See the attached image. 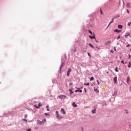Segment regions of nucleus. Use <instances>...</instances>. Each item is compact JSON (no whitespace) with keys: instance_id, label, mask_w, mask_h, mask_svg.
<instances>
[{"instance_id":"nucleus-27","label":"nucleus","mask_w":131,"mask_h":131,"mask_svg":"<svg viewBox=\"0 0 131 131\" xmlns=\"http://www.w3.org/2000/svg\"><path fill=\"white\" fill-rule=\"evenodd\" d=\"M88 56H89V57H92V55H91V54H90V53H88Z\"/></svg>"},{"instance_id":"nucleus-50","label":"nucleus","mask_w":131,"mask_h":131,"mask_svg":"<svg viewBox=\"0 0 131 131\" xmlns=\"http://www.w3.org/2000/svg\"><path fill=\"white\" fill-rule=\"evenodd\" d=\"M45 115H49V114H48L47 113H45Z\"/></svg>"},{"instance_id":"nucleus-46","label":"nucleus","mask_w":131,"mask_h":131,"mask_svg":"<svg viewBox=\"0 0 131 131\" xmlns=\"http://www.w3.org/2000/svg\"><path fill=\"white\" fill-rule=\"evenodd\" d=\"M111 53H114V51H113V50H111Z\"/></svg>"},{"instance_id":"nucleus-43","label":"nucleus","mask_w":131,"mask_h":131,"mask_svg":"<svg viewBox=\"0 0 131 131\" xmlns=\"http://www.w3.org/2000/svg\"><path fill=\"white\" fill-rule=\"evenodd\" d=\"M84 91L85 93H86V90L85 88L84 89Z\"/></svg>"},{"instance_id":"nucleus-54","label":"nucleus","mask_w":131,"mask_h":131,"mask_svg":"<svg viewBox=\"0 0 131 131\" xmlns=\"http://www.w3.org/2000/svg\"><path fill=\"white\" fill-rule=\"evenodd\" d=\"M96 42H99V41H98L97 40H96Z\"/></svg>"},{"instance_id":"nucleus-34","label":"nucleus","mask_w":131,"mask_h":131,"mask_svg":"<svg viewBox=\"0 0 131 131\" xmlns=\"http://www.w3.org/2000/svg\"><path fill=\"white\" fill-rule=\"evenodd\" d=\"M23 120H24V121H26V122H27V119H24Z\"/></svg>"},{"instance_id":"nucleus-53","label":"nucleus","mask_w":131,"mask_h":131,"mask_svg":"<svg viewBox=\"0 0 131 131\" xmlns=\"http://www.w3.org/2000/svg\"><path fill=\"white\" fill-rule=\"evenodd\" d=\"M76 52V49L75 50L74 52Z\"/></svg>"},{"instance_id":"nucleus-44","label":"nucleus","mask_w":131,"mask_h":131,"mask_svg":"<svg viewBox=\"0 0 131 131\" xmlns=\"http://www.w3.org/2000/svg\"><path fill=\"white\" fill-rule=\"evenodd\" d=\"M75 92V93H77V92H79V90H76Z\"/></svg>"},{"instance_id":"nucleus-7","label":"nucleus","mask_w":131,"mask_h":131,"mask_svg":"<svg viewBox=\"0 0 131 131\" xmlns=\"http://www.w3.org/2000/svg\"><path fill=\"white\" fill-rule=\"evenodd\" d=\"M126 6L127 8H130V3H127L126 4Z\"/></svg>"},{"instance_id":"nucleus-18","label":"nucleus","mask_w":131,"mask_h":131,"mask_svg":"<svg viewBox=\"0 0 131 131\" xmlns=\"http://www.w3.org/2000/svg\"><path fill=\"white\" fill-rule=\"evenodd\" d=\"M118 68H117V67H116V68H115V71H116V72H118L119 71H118Z\"/></svg>"},{"instance_id":"nucleus-39","label":"nucleus","mask_w":131,"mask_h":131,"mask_svg":"<svg viewBox=\"0 0 131 131\" xmlns=\"http://www.w3.org/2000/svg\"><path fill=\"white\" fill-rule=\"evenodd\" d=\"M96 49H98V50H100V48L98 47V46H96Z\"/></svg>"},{"instance_id":"nucleus-2","label":"nucleus","mask_w":131,"mask_h":131,"mask_svg":"<svg viewBox=\"0 0 131 131\" xmlns=\"http://www.w3.org/2000/svg\"><path fill=\"white\" fill-rule=\"evenodd\" d=\"M58 98L59 99H64V98H66V96L64 95H60V96H58Z\"/></svg>"},{"instance_id":"nucleus-49","label":"nucleus","mask_w":131,"mask_h":131,"mask_svg":"<svg viewBox=\"0 0 131 131\" xmlns=\"http://www.w3.org/2000/svg\"><path fill=\"white\" fill-rule=\"evenodd\" d=\"M69 92H72V90H69Z\"/></svg>"},{"instance_id":"nucleus-57","label":"nucleus","mask_w":131,"mask_h":131,"mask_svg":"<svg viewBox=\"0 0 131 131\" xmlns=\"http://www.w3.org/2000/svg\"><path fill=\"white\" fill-rule=\"evenodd\" d=\"M130 51H131V49L130 50Z\"/></svg>"},{"instance_id":"nucleus-37","label":"nucleus","mask_w":131,"mask_h":131,"mask_svg":"<svg viewBox=\"0 0 131 131\" xmlns=\"http://www.w3.org/2000/svg\"><path fill=\"white\" fill-rule=\"evenodd\" d=\"M79 93H82V90H79Z\"/></svg>"},{"instance_id":"nucleus-21","label":"nucleus","mask_w":131,"mask_h":131,"mask_svg":"<svg viewBox=\"0 0 131 131\" xmlns=\"http://www.w3.org/2000/svg\"><path fill=\"white\" fill-rule=\"evenodd\" d=\"M114 23V20L112 19V20L110 23L109 25H110V24H111V23Z\"/></svg>"},{"instance_id":"nucleus-48","label":"nucleus","mask_w":131,"mask_h":131,"mask_svg":"<svg viewBox=\"0 0 131 131\" xmlns=\"http://www.w3.org/2000/svg\"><path fill=\"white\" fill-rule=\"evenodd\" d=\"M114 51H116V48L114 47Z\"/></svg>"},{"instance_id":"nucleus-30","label":"nucleus","mask_w":131,"mask_h":131,"mask_svg":"<svg viewBox=\"0 0 131 131\" xmlns=\"http://www.w3.org/2000/svg\"><path fill=\"white\" fill-rule=\"evenodd\" d=\"M119 38H120V35H119V36L117 37V39H119Z\"/></svg>"},{"instance_id":"nucleus-52","label":"nucleus","mask_w":131,"mask_h":131,"mask_svg":"<svg viewBox=\"0 0 131 131\" xmlns=\"http://www.w3.org/2000/svg\"><path fill=\"white\" fill-rule=\"evenodd\" d=\"M130 58V55H129V59Z\"/></svg>"},{"instance_id":"nucleus-17","label":"nucleus","mask_w":131,"mask_h":131,"mask_svg":"<svg viewBox=\"0 0 131 131\" xmlns=\"http://www.w3.org/2000/svg\"><path fill=\"white\" fill-rule=\"evenodd\" d=\"M129 80H130L129 77H128L127 78V83H128V82H129Z\"/></svg>"},{"instance_id":"nucleus-23","label":"nucleus","mask_w":131,"mask_h":131,"mask_svg":"<svg viewBox=\"0 0 131 131\" xmlns=\"http://www.w3.org/2000/svg\"><path fill=\"white\" fill-rule=\"evenodd\" d=\"M100 13L101 15H103V11H102V9L100 8Z\"/></svg>"},{"instance_id":"nucleus-13","label":"nucleus","mask_w":131,"mask_h":131,"mask_svg":"<svg viewBox=\"0 0 131 131\" xmlns=\"http://www.w3.org/2000/svg\"><path fill=\"white\" fill-rule=\"evenodd\" d=\"M46 108H47V111H50V108H49V105H47L46 106Z\"/></svg>"},{"instance_id":"nucleus-33","label":"nucleus","mask_w":131,"mask_h":131,"mask_svg":"<svg viewBox=\"0 0 131 131\" xmlns=\"http://www.w3.org/2000/svg\"><path fill=\"white\" fill-rule=\"evenodd\" d=\"M97 83H98V84L99 85V84H100V82H99V80H97Z\"/></svg>"},{"instance_id":"nucleus-31","label":"nucleus","mask_w":131,"mask_h":131,"mask_svg":"<svg viewBox=\"0 0 131 131\" xmlns=\"http://www.w3.org/2000/svg\"><path fill=\"white\" fill-rule=\"evenodd\" d=\"M121 63H122V64H124V62L123 61V60H122L121 61Z\"/></svg>"},{"instance_id":"nucleus-29","label":"nucleus","mask_w":131,"mask_h":131,"mask_svg":"<svg viewBox=\"0 0 131 131\" xmlns=\"http://www.w3.org/2000/svg\"><path fill=\"white\" fill-rule=\"evenodd\" d=\"M129 36V34L128 35H125V37H126V38H127V37H126L127 36Z\"/></svg>"},{"instance_id":"nucleus-4","label":"nucleus","mask_w":131,"mask_h":131,"mask_svg":"<svg viewBox=\"0 0 131 131\" xmlns=\"http://www.w3.org/2000/svg\"><path fill=\"white\" fill-rule=\"evenodd\" d=\"M114 83H117V77H115L114 78Z\"/></svg>"},{"instance_id":"nucleus-40","label":"nucleus","mask_w":131,"mask_h":131,"mask_svg":"<svg viewBox=\"0 0 131 131\" xmlns=\"http://www.w3.org/2000/svg\"><path fill=\"white\" fill-rule=\"evenodd\" d=\"M70 95H72V94H73V92H71L70 93Z\"/></svg>"},{"instance_id":"nucleus-3","label":"nucleus","mask_w":131,"mask_h":131,"mask_svg":"<svg viewBox=\"0 0 131 131\" xmlns=\"http://www.w3.org/2000/svg\"><path fill=\"white\" fill-rule=\"evenodd\" d=\"M70 72H71V69H70L68 70V72L67 73V76H69V75H70Z\"/></svg>"},{"instance_id":"nucleus-1","label":"nucleus","mask_w":131,"mask_h":131,"mask_svg":"<svg viewBox=\"0 0 131 131\" xmlns=\"http://www.w3.org/2000/svg\"><path fill=\"white\" fill-rule=\"evenodd\" d=\"M56 116H57V118H58V119H61L62 118H63L62 116H61V115H60V114H59V112L56 111Z\"/></svg>"},{"instance_id":"nucleus-56","label":"nucleus","mask_w":131,"mask_h":131,"mask_svg":"<svg viewBox=\"0 0 131 131\" xmlns=\"http://www.w3.org/2000/svg\"><path fill=\"white\" fill-rule=\"evenodd\" d=\"M118 17H119V16H118Z\"/></svg>"},{"instance_id":"nucleus-5","label":"nucleus","mask_w":131,"mask_h":131,"mask_svg":"<svg viewBox=\"0 0 131 131\" xmlns=\"http://www.w3.org/2000/svg\"><path fill=\"white\" fill-rule=\"evenodd\" d=\"M61 112H62L63 114H66V112H65V110L63 108H61Z\"/></svg>"},{"instance_id":"nucleus-24","label":"nucleus","mask_w":131,"mask_h":131,"mask_svg":"<svg viewBox=\"0 0 131 131\" xmlns=\"http://www.w3.org/2000/svg\"><path fill=\"white\" fill-rule=\"evenodd\" d=\"M34 107H35V108H36V109H38V108H39V107L37 106V105H35Z\"/></svg>"},{"instance_id":"nucleus-15","label":"nucleus","mask_w":131,"mask_h":131,"mask_svg":"<svg viewBox=\"0 0 131 131\" xmlns=\"http://www.w3.org/2000/svg\"><path fill=\"white\" fill-rule=\"evenodd\" d=\"M41 122H41V121H39V120H38V121H37V123H38V124H41Z\"/></svg>"},{"instance_id":"nucleus-35","label":"nucleus","mask_w":131,"mask_h":131,"mask_svg":"<svg viewBox=\"0 0 131 131\" xmlns=\"http://www.w3.org/2000/svg\"><path fill=\"white\" fill-rule=\"evenodd\" d=\"M81 131H83L84 130H83V128L82 127H81Z\"/></svg>"},{"instance_id":"nucleus-38","label":"nucleus","mask_w":131,"mask_h":131,"mask_svg":"<svg viewBox=\"0 0 131 131\" xmlns=\"http://www.w3.org/2000/svg\"><path fill=\"white\" fill-rule=\"evenodd\" d=\"M129 46H130V44H128V45L126 46V47H127V48H128V47H129Z\"/></svg>"},{"instance_id":"nucleus-19","label":"nucleus","mask_w":131,"mask_h":131,"mask_svg":"<svg viewBox=\"0 0 131 131\" xmlns=\"http://www.w3.org/2000/svg\"><path fill=\"white\" fill-rule=\"evenodd\" d=\"M94 77H92L90 79V81L94 80Z\"/></svg>"},{"instance_id":"nucleus-45","label":"nucleus","mask_w":131,"mask_h":131,"mask_svg":"<svg viewBox=\"0 0 131 131\" xmlns=\"http://www.w3.org/2000/svg\"><path fill=\"white\" fill-rule=\"evenodd\" d=\"M43 121H44L45 122H46V121H47V119H43Z\"/></svg>"},{"instance_id":"nucleus-55","label":"nucleus","mask_w":131,"mask_h":131,"mask_svg":"<svg viewBox=\"0 0 131 131\" xmlns=\"http://www.w3.org/2000/svg\"><path fill=\"white\" fill-rule=\"evenodd\" d=\"M125 64H126V63H127V62H125Z\"/></svg>"},{"instance_id":"nucleus-42","label":"nucleus","mask_w":131,"mask_h":131,"mask_svg":"<svg viewBox=\"0 0 131 131\" xmlns=\"http://www.w3.org/2000/svg\"><path fill=\"white\" fill-rule=\"evenodd\" d=\"M127 13L128 14H129V11H128V10H127Z\"/></svg>"},{"instance_id":"nucleus-36","label":"nucleus","mask_w":131,"mask_h":131,"mask_svg":"<svg viewBox=\"0 0 131 131\" xmlns=\"http://www.w3.org/2000/svg\"><path fill=\"white\" fill-rule=\"evenodd\" d=\"M27 130H28V131H31V129L29 128V129H27Z\"/></svg>"},{"instance_id":"nucleus-12","label":"nucleus","mask_w":131,"mask_h":131,"mask_svg":"<svg viewBox=\"0 0 131 131\" xmlns=\"http://www.w3.org/2000/svg\"><path fill=\"white\" fill-rule=\"evenodd\" d=\"M73 106L74 107H77V105H76V104L75 103V102H73Z\"/></svg>"},{"instance_id":"nucleus-32","label":"nucleus","mask_w":131,"mask_h":131,"mask_svg":"<svg viewBox=\"0 0 131 131\" xmlns=\"http://www.w3.org/2000/svg\"><path fill=\"white\" fill-rule=\"evenodd\" d=\"M38 106L39 107L40 106H41V103H38Z\"/></svg>"},{"instance_id":"nucleus-28","label":"nucleus","mask_w":131,"mask_h":131,"mask_svg":"<svg viewBox=\"0 0 131 131\" xmlns=\"http://www.w3.org/2000/svg\"><path fill=\"white\" fill-rule=\"evenodd\" d=\"M62 67H63V64H61L60 69V70L62 69Z\"/></svg>"},{"instance_id":"nucleus-16","label":"nucleus","mask_w":131,"mask_h":131,"mask_svg":"<svg viewBox=\"0 0 131 131\" xmlns=\"http://www.w3.org/2000/svg\"><path fill=\"white\" fill-rule=\"evenodd\" d=\"M89 33L91 34V35H93V32L92 31H91V30H89Z\"/></svg>"},{"instance_id":"nucleus-22","label":"nucleus","mask_w":131,"mask_h":131,"mask_svg":"<svg viewBox=\"0 0 131 131\" xmlns=\"http://www.w3.org/2000/svg\"><path fill=\"white\" fill-rule=\"evenodd\" d=\"M84 85H90V83H84Z\"/></svg>"},{"instance_id":"nucleus-26","label":"nucleus","mask_w":131,"mask_h":131,"mask_svg":"<svg viewBox=\"0 0 131 131\" xmlns=\"http://www.w3.org/2000/svg\"><path fill=\"white\" fill-rule=\"evenodd\" d=\"M130 25H131V21H130V22H129V23H128V26H130Z\"/></svg>"},{"instance_id":"nucleus-11","label":"nucleus","mask_w":131,"mask_h":131,"mask_svg":"<svg viewBox=\"0 0 131 131\" xmlns=\"http://www.w3.org/2000/svg\"><path fill=\"white\" fill-rule=\"evenodd\" d=\"M131 67V62H129V63L128 64V68H130Z\"/></svg>"},{"instance_id":"nucleus-10","label":"nucleus","mask_w":131,"mask_h":131,"mask_svg":"<svg viewBox=\"0 0 131 131\" xmlns=\"http://www.w3.org/2000/svg\"><path fill=\"white\" fill-rule=\"evenodd\" d=\"M89 45L90 47H91V48H93V49L95 48V47H94V46H93L92 45V43H89Z\"/></svg>"},{"instance_id":"nucleus-25","label":"nucleus","mask_w":131,"mask_h":131,"mask_svg":"<svg viewBox=\"0 0 131 131\" xmlns=\"http://www.w3.org/2000/svg\"><path fill=\"white\" fill-rule=\"evenodd\" d=\"M92 113H96V110H93L92 111Z\"/></svg>"},{"instance_id":"nucleus-20","label":"nucleus","mask_w":131,"mask_h":131,"mask_svg":"<svg viewBox=\"0 0 131 131\" xmlns=\"http://www.w3.org/2000/svg\"><path fill=\"white\" fill-rule=\"evenodd\" d=\"M94 91H95V92H97V93H99V90H98L97 89H95Z\"/></svg>"},{"instance_id":"nucleus-14","label":"nucleus","mask_w":131,"mask_h":131,"mask_svg":"<svg viewBox=\"0 0 131 131\" xmlns=\"http://www.w3.org/2000/svg\"><path fill=\"white\" fill-rule=\"evenodd\" d=\"M111 42V41H108V42H105V45H109V43H110Z\"/></svg>"},{"instance_id":"nucleus-6","label":"nucleus","mask_w":131,"mask_h":131,"mask_svg":"<svg viewBox=\"0 0 131 131\" xmlns=\"http://www.w3.org/2000/svg\"><path fill=\"white\" fill-rule=\"evenodd\" d=\"M115 32H117L118 33H119L121 32V30H118V29H116L114 30Z\"/></svg>"},{"instance_id":"nucleus-9","label":"nucleus","mask_w":131,"mask_h":131,"mask_svg":"<svg viewBox=\"0 0 131 131\" xmlns=\"http://www.w3.org/2000/svg\"><path fill=\"white\" fill-rule=\"evenodd\" d=\"M118 28H119V29H122V25H119L118 26Z\"/></svg>"},{"instance_id":"nucleus-47","label":"nucleus","mask_w":131,"mask_h":131,"mask_svg":"<svg viewBox=\"0 0 131 131\" xmlns=\"http://www.w3.org/2000/svg\"><path fill=\"white\" fill-rule=\"evenodd\" d=\"M72 84H73L72 83H71L69 84V85H72Z\"/></svg>"},{"instance_id":"nucleus-51","label":"nucleus","mask_w":131,"mask_h":131,"mask_svg":"<svg viewBox=\"0 0 131 131\" xmlns=\"http://www.w3.org/2000/svg\"><path fill=\"white\" fill-rule=\"evenodd\" d=\"M129 128L131 129V125H130L129 126Z\"/></svg>"},{"instance_id":"nucleus-8","label":"nucleus","mask_w":131,"mask_h":131,"mask_svg":"<svg viewBox=\"0 0 131 131\" xmlns=\"http://www.w3.org/2000/svg\"><path fill=\"white\" fill-rule=\"evenodd\" d=\"M90 38H91V39H94L95 38V34H94L93 36H89Z\"/></svg>"},{"instance_id":"nucleus-41","label":"nucleus","mask_w":131,"mask_h":131,"mask_svg":"<svg viewBox=\"0 0 131 131\" xmlns=\"http://www.w3.org/2000/svg\"><path fill=\"white\" fill-rule=\"evenodd\" d=\"M25 118H27V115H25Z\"/></svg>"}]
</instances>
